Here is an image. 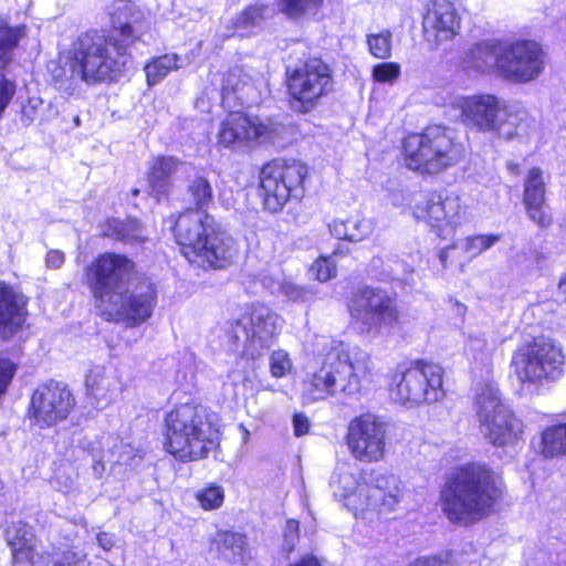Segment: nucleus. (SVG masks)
<instances>
[{
	"instance_id": "49530a36",
	"label": "nucleus",
	"mask_w": 566,
	"mask_h": 566,
	"mask_svg": "<svg viewBox=\"0 0 566 566\" xmlns=\"http://www.w3.org/2000/svg\"><path fill=\"white\" fill-rule=\"evenodd\" d=\"M500 239L499 234L469 237L463 241L462 249L469 254V258H474L493 247Z\"/></svg>"
},
{
	"instance_id": "f03ea898",
	"label": "nucleus",
	"mask_w": 566,
	"mask_h": 566,
	"mask_svg": "<svg viewBox=\"0 0 566 566\" xmlns=\"http://www.w3.org/2000/svg\"><path fill=\"white\" fill-rule=\"evenodd\" d=\"M323 345L327 352L322 366L303 382L304 403L355 396L371 380L374 364L368 353L336 339L323 338Z\"/></svg>"
},
{
	"instance_id": "5701e85b",
	"label": "nucleus",
	"mask_w": 566,
	"mask_h": 566,
	"mask_svg": "<svg viewBox=\"0 0 566 566\" xmlns=\"http://www.w3.org/2000/svg\"><path fill=\"white\" fill-rule=\"evenodd\" d=\"M27 298L10 285L0 282V340L17 334L27 319Z\"/></svg>"
},
{
	"instance_id": "4d7b16f0",
	"label": "nucleus",
	"mask_w": 566,
	"mask_h": 566,
	"mask_svg": "<svg viewBox=\"0 0 566 566\" xmlns=\"http://www.w3.org/2000/svg\"><path fill=\"white\" fill-rule=\"evenodd\" d=\"M452 555L450 553H446L443 557L441 556H432V557H420L415 562L410 563L408 566H451Z\"/></svg>"
},
{
	"instance_id": "bf43d9fd",
	"label": "nucleus",
	"mask_w": 566,
	"mask_h": 566,
	"mask_svg": "<svg viewBox=\"0 0 566 566\" xmlns=\"http://www.w3.org/2000/svg\"><path fill=\"white\" fill-rule=\"evenodd\" d=\"M347 224H348V219L346 221L334 220L329 224V231L336 239L349 241V229H348Z\"/></svg>"
},
{
	"instance_id": "20e7f679",
	"label": "nucleus",
	"mask_w": 566,
	"mask_h": 566,
	"mask_svg": "<svg viewBox=\"0 0 566 566\" xmlns=\"http://www.w3.org/2000/svg\"><path fill=\"white\" fill-rule=\"evenodd\" d=\"M175 235L185 258L199 268L223 269L235 258L234 240L207 211L188 209L181 213L175 224Z\"/></svg>"
},
{
	"instance_id": "9d476101",
	"label": "nucleus",
	"mask_w": 566,
	"mask_h": 566,
	"mask_svg": "<svg viewBox=\"0 0 566 566\" xmlns=\"http://www.w3.org/2000/svg\"><path fill=\"white\" fill-rule=\"evenodd\" d=\"M282 328V318L263 304L248 307L231 325L234 343L244 355L256 358L275 340Z\"/></svg>"
},
{
	"instance_id": "473e14b6",
	"label": "nucleus",
	"mask_w": 566,
	"mask_h": 566,
	"mask_svg": "<svg viewBox=\"0 0 566 566\" xmlns=\"http://www.w3.org/2000/svg\"><path fill=\"white\" fill-rule=\"evenodd\" d=\"M501 46L493 42L475 43L467 53L463 60L465 67L480 73L493 71L497 75V56Z\"/></svg>"
},
{
	"instance_id": "603ef678",
	"label": "nucleus",
	"mask_w": 566,
	"mask_h": 566,
	"mask_svg": "<svg viewBox=\"0 0 566 566\" xmlns=\"http://www.w3.org/2000/svg\"><path fill=\"white\" fill-rule=\"evenodd\" d=\"M378 489L387 491V495H397L398 493L406 492L405 484L395 474L380 475L376 479Z\"/></svg>"
},
{
	"instance_id": "ddd939ff",
	"label": "nucleus",
	"mask_w": 566,
	"mask_h": 566,
	"mask_svg": "<svg viewBox=\"0 0 566 566\" xmlns=\"http://www.w3.org/2000/svg\"><path fill=\"white\" fill-rule=\"evenodd\" d=\"M546 66L542 45L531 40H518L501 46L497 56V76L514 83L536 81Z\"/></svg>"
},
{
	"instance_id": "412c9836",
	"label": "nucleus",
	"mask_w": 566,
	"mask_h": 566,
	"mask_svg": "<svg viewBox=\"0 0 566 566\" xmlns=\"http://www.w3.org/2000/svg\"><path fill=\"white\" fill-rule=\"evenodd\" d=\"M461 18L450 0H431L422 17L424 40L432 46L453 39L460 31Z\"/></svg>"
},
{
	"instance_id": "a211bd4d",
	"label": "nucleus",
	"mask_w": 566,
	"mask_h": 566,
	"mask_svg": "<svg viewBox=\"0 0 566 566\" xmlns=\"http://www.w3.org/2000/svg\"><path fill=\"white\" fill-rule=\"evenodd\" d=\"M387 424L373 413L354 418L347 428L346 441L352 455L360 462H376L386 452Z\"/></svg>"
},
{
	"instance_id": "bb28decb",
	"label": "nucleus",
	"mask_w": 566,
	"mask_h": 566,
	"mask_svg": "<svg viewBox=\"0 0 566 566\" xmlns=\"http://www.w3.org/2000/svg\"><path fill=\"white\" fill-rule=\"evenodd\" d=\"M86 388L95 407L103 409L122 392V382L115 371L95 367L86 377Z\"/></svg>"
},
{
	"instance_id": "8fccbe9b",
	"label": "nucleus",
	"mask_w": 566,
	"mask_h": 566,
	"mask_svg": "<svg viewBox=\"0 0 566 566\" xmlns=\"http://www.w3.org/2000/svg\"><path fill=\"white\" fill-rule=\"evenodd\" d=\"M400 75V65L394 62L380 63L374 66L373 77L376 82H394Z\"/></svg>"
},
{
	"instance_id": "864d4df0",
	"label": "nucleus",
	"mask_w": 566,
	"mask_h": 566,
	"mask_svg": "<svg viewBox=\"0 0 566 566\" xmlns=\"http://www.w3.org/2000/svg\"><path fill=\"white\" fill-rule=\"evenodd\" d=\"M298 522L287 520L283 531V549L287 553L292 552L298 541Z\"/></svg>"
},
{
	"instance_id": "680f3d73",
	"label": "nucleus",
	"mask_w": 566,
	"mask_h": 566,
	"mask_svg": "<svg viewBox=\"0 0 566 566\" xmlns=\"http://www.w3.org/2000/svg\"><path fill=\"white\" fill-rule=\"evenodd\" d=\"M198 505L205 511H212L221 506L223 497H196Z\"/></svg>"
},
{
	"instance_id": "423d86ee",
	"label": "nucleus",
	"mask_w": 566,
	"mask_h": 566,
	"mask_svg": "<svg viewBox=\"0 0 566 566\" xmlns=\"http://www.w3.org/2000/svg\"><path fill=\"white\" fill-rule=\"evenodd\" d=\"M511 368L522 390L538 392L541 388L564 375L565 355L555 342L534 339L516 348L512 355Z\"/></svg>"
},
{
	"instance_id": "1a4fd4ad",
	"label": "nucleus",
	"mask_w": 566,
	"mask_h": 566,
	"mask_svg": "<svg viewBox=\"0 0 566 566\" xmlns=\"http://www.w3.org/2000/svg\"><path fill=\"white\" fill-rule=\"evenodd\" d=\"M348 308L354 328L367 338L377 337L399 318L395 300L386 291L369 286L353 295Z\"/></svg>"
},
{
	"instance_id": "052dcab7",
	"label": "nucleus",
	"mask_w": 566,
	"mask_h": 566,
	"mask_svg": "<svg viewBox=\"0 0 566 566\" xmlns=\"http://www.w3.org/2000/svg\"><path fill=\"white\" fill-rule=\"evenodd\" d=\"M65 261L64 253L60 250H50L46 253L45 262L48 268L59 269L63 265Z\"/></svg>"
},
{
	"instance_id": "09e8293b",
	"label": "nucleus",
	"mask_w": 566,
	"mask_h": 566,
	"mask_svg": "<svg viewBox=\"0 0 566 566\" xmlns=\"http://www.w3.org/2000/svg\"><path fill=\"white\" fill-rule=\"evenodd\" d=\"M311 273L319 282H326L336 275V264L332 256H321L311 266Z\"/></svg>"
},
{
	"instance_id": "79ce46f5",
	"label": "nucleus",
	"mask_w": 566,
	"mask_h": 566,
	"mask_svg": "<svg viewBox=\"0 0 566 566\" xmlns=\"http://www.w3.org/2000/svg\"><path fill=\"white\" fill-rule=\"evenodd\" d=\"M323 0H280V8L290 18L315 13Z\"/></svg>"
},
{
	"instance_id": "a18cd8bd",
	"label": "nucleus",
	"mask_w": 566,
	"mask_h": 566,
	"mask_svg": "<svg viewBox=\"0 0 566 566\" xmlns=\"http://www.w3.org/2000/svg\"><path fill=\"white\" fill-rule=\"evenodd\" d=\"M270 374L274 378H283L292 373L293 361L284 349L273 350L269 357Z\"/></svg>"
},
{
	"instance_id": "c03bdc74",
	"label": "nucleus",
	"mask_w": 566,
	"mask_h": 566,
	"mask_svg": "<svg viewBox=\"0 0 566 566\" xmlns=\"http://www.w3.org/2000/svg\"><path fill=\"white\" fill-rule=\"evenodd\" d=\"M109 455L112 459H108V461L114 459L118 465L135 468L143 460L144 453L142 450L135 449L129 444L120 443L109 451Z\"/></svg>"
},
{
	"instance_id": "13d9d810",
	"label": "nucleus",
	"mask_w": 566,
	"mask_h": 566,
	"mask_svg": "<svg viewBox=\"0 0 566 566\" xmlns=\"http://www.w3.org/2000/svg\"><path fill=\"white\" fill-rule=\"evenodd\" d=\"M311 428L310 419L303 412L293 416V431L295 437L307 434Z\"/></svg>"
},
{
	"instance_id": "39448f33",
	"label": "nucleus",
	"mask_w": 566,
	"mask_h": 566,
	"mask_svg": "<svg viewBox=\"0 0 566 566\" xmlns=\"http://www.w3.org/2000/svg\"><path fill=\"white\" fill-rule=\"evenodd\" d=\"M166 448L181 461L207 457L219 441V428L207 409L184 403L170 410L165 418Z\"/></svg>"
},
{
	"instance_id": "a878e982",
	"label": "nucleus",
	"mask_w": 566,
	"mask_h": 566,
	"mask_svg": "<svg viewBox=\"0 0 566 566\" xmlns=\"http://www.w3.org/2000/svg\"><path fill=\"white\" fill-rule=\"evenodd\" d=\"M25 35V27L0 25V71L4 69L11 60V52L20 39ZM15 83L10 81L0 72V117L10 104L15 94Z\"/></svg>"
},
{
	"instance_id": "0eeeda50",
	"label": "nucleus",
	"mask_w": 566,
	"mask_h": 566,
	"mask_svg": "<svg viewBox=\"0 0 566 566\" xmlns=\"http://www.w3.org/2000/svg\"><path fill=\"white\" fill-rule=\"evenodd\" d=\"M73 57L78 60L77 70L85 83L116 80L129 61V51L106 33L88 31L72 44Z\"/></svg>"
},
{
	"instance_id": "9b49d317",
	"label": "nucleus",
	"mask_w": 566,
	"mask_h": 566,
	"mask_svg": "<svg viewBox=\"0 0 566 566\" xmlns=\"http://www.w3.org/2000/svg\"><path fill=\"white\" fill-rule=\"evenodd\" d=\"M305 165L297 160L275 159L265 164L260 172V188L264 208L276 213L292 197L302 196L306 177Z\"/></svg>"
},
{
	"instance_id": "6e6552de",
	"label": "nucleus",
	"mask_w": 566,
	"mask_h": 566,
	"mask_svg": "<svg viewBox=\"0 0 566 566\" xmlns=\"http://www.w3.org/2000/svg\"><path fill=\"white\" fill-rule=\"evenodd\" d=\"M405 161L409 169L437 175L457 165L463 157V146L448 128L432 126L403 140Z\"/></svg>"
},
{
	"instance_id": "c756f323",
	"label": "nucleus",
	"mask_w": 566,
	"mask_h": 566,
	"mask_svg": "<svg viewBox=\"0 0 566 566\" xmlns=\"http://www.w3.org/2000/svg\"><path fill=\"white\" fill-rule=\"evenodd\" d=\"M78 60L73 57L72 48L62 54L57 62L52 61L48 69L56 88L66 94H73L84 81L78 72Z\"/></svg>"
},
{
	"instance_id": "6e6d98bb",
	"label": "nucleus",
	"mask_w": 566,
	"mask_h": 566,
	"mask_svg": "<svg viewBox=\"0 0 566 566\" xmlns=\"http://www.w3.org/2000/svg\"><path fill=\"white\" fill-rule=\"evenodd\" d=\"M41 105L42 101L38 97H31L28 99L21 112V119L24 125L29 126L34 122L38 108Z\"/></svg>"
},
{
	"instance_id": "58836bf2",
	"label": "nucleus",
	"mask_w": 566,
	"mask_h": 566,
	"mask_svg": "<svg viewBox=\"0 0 566 566\" xmlns=\"http://www.w3.org/2000/svg\"><path fill=\"white\" fill-rule=\"evenodd\" d=\"M464 354L475 361H484L488 359L491 350L484 334L476 328L469 327L464 332Z\"/></svg>"
},
{
	"instance_id": "338daca9",
	"label": "nucleus",
	"mask_w": 566,
	"mask_h": 566,
	"mask_svg": "<svg viewBox=\"0 0 566 566\" xmlns=\"http://www.w3.org/2000/svg\"><path fill=\"white\" fill-rule=\"evenodd\" d=\"M455 248H457L455 245H450V247H447L446 249L441 250V252L439 254V260L443 268H446L448 265V260H449L450 253Z\"/></svg>"
},
{
	"instance_id": "f8f14e48",
	"label": "nucleus",
	"mask_w": 566,
	"mask_h": 566,
	"mask_svg": "<svg viewBox=\"0 0 566 566\" xmlns=\"http://www.w3.org/2000/svg\"><path fill=\"white\" fill-rule=\"evenodd\" d=\"M332 90V70L321 59H308L302 65L287 71V91L292 105L301 113L312 111Z\"/></svg>"
},
{
	"instance_id": "a19ab883",
	"label": "nucleus",
	"mask_w": 566,
	"mask_h": 566,
	"mask_svg": "<svg viewBox=\"0 0 566 566\" xmlns=\"http://www.w3.org/2000/svg\"><path fill=\"white\" fill-rule=\"evenodd\" d=\"M392 34L389 30L367 35V45L370 54L380 60H387L391 55Z\"/></svg>"
},
{
	"instance_id": "2f4dec72",
	"label": "nucleus",
	"mask_w": 566,
	"mask_h": 566,
	"mask_svg": "<svg viewBox=\"0 0 566 566\" xmlns=\"http://www.w3.org/2000/svg\"><path fill=\"white\" fill-rule=\"evenodd\" d=\"M182 168H186V165L175 157L155 158L148 174L151 193L158 199L166 196L171 188V176Z\"/></svg>"
},
{
	"instance_id": "f704fd0d",
	"label": "nucleus",
	"mask_w": 566,
	"mask_h": 566,
	"mask_svg": "<svg viewBox=\"0 0 566 566\" xmlns=\"http://www.w3.org/2000/svg\"><path fill=\"white\" fill-rule=\"evenodd\" d=\"M269 10L265 6H249L232 20V33L247 36L260 28Z\"/></svg>"
},
{
	"instance_id": "de8ad7c7",
	"label": "nucleus",
	"mask_w": 566,
	"mask_h": 566,
	"mask_svg": "<svg viewBox=\"0 0 566 566\" xmlns=\"http://www.w3.org/2000/svg\"><path fill=\"white\" fill-rule=\"evenodd\" d=\"M241 70L235 67L231 70L223 78L222 84V101L227 103L231 95H234L237 99L243 102L242 95L239 93L245 86V82L241 78Z\"/></svg>"
},
{
	"instance_id": "3c124183",
	"label": "nucleus",
	"mask_w": 566,
	"mask_h": 566,
	"mask_svg": "<svg viewBox=\"0 0 566 566\" xmlns=\"http://www.w3.org/2000/svg\"><path fill=\"white\" fill-rule=\"evenodd\" d=\"M279 291L294 302H307L313 296L312 291L289 281L282 282L279 285Z\"/></svg>"
},
{
	"instance_id": "5fc2aeb1",
	"label": "nucleus",
	"mask_w": 566,
	"mask_h": 566,
	"mask_svg": "<svg viewBox=\"0 0 566 566\" xmlns=\"http://www.w3.org/2000/svg\"><path fill=\"white\" fill-rule=\"evenodd\" d=\"M15 373V365L6 358H0V396L7 390Z\"/></svg>"
},
{
	"instance_id": "c9c22d12",
	"label": "nucleus",
	"mask_w": 566,
	"mask_h": 566,
	"mask_svg": "<svg viewBox=\"0 0 566 566\" xmlns=\"http://www.w3.org/2000/svg\"><path fill=\"white\" fill-rule=\"evenodd\" d=\"M542 453L553 458L566 453V423L548 427L542 433Z\"/></svg>"
},
{
	"instance_id": "6ab92c4d",
	"label": "nucleus",
	"mask_w": 566,
	"mask_h": 566,
	"mask_svg": "<svg viewBox=\"0 0 566 566\" xmlns=\"http://www.w3.org/2000/svg\"><path fill=\"white\" fill-rule=\"evenodd\" d=\"M505 491L502 476L482 464H467L446 478L440 495H501Z\"/></svg>"
},
{
	"instance_id": "f257e3e1",
	"label": "nucleus",
	"mask_w": 566,
	"mask_h": 566,
	"mask_svg": "<svg viewBox=\"0 0 566 566\" xmlns=\"http://www.w3.org/2000/svg\"><path fill=\"white\" fill-rule=\"evenodd\" d=\"M134 275V262L117 253H103L87 268L95 306L106 321L136 326L151 316L156 289L147 280L135 284Z\"/></svg>"
},
{
	"instance_id": "7ed1b4c3",
	"label": "nucleus",
	"mask_w": 566,
	"mask_h": 566,
	"mask_svg": "<svg viewBox=\"0 0 566 566\" xmlns=\"http://www.w3.org/2000/svg\"><path fill=\"white\" fill-rule=\"evenodd\" d=\"M449 105L460 112L461 123L471 132L493 134L505 140L530 135L533 122L528 113L522 107L510 106L495 94L455 95Z\"/></svg>"
},
{
	"instance_id": "c85d7f7f",
	"label": "nucleus",
	"mask_w": 566,
	"mask_h": 566,
	"mask_svg": "<svg viewBox=\"0 0 566 566\" xmlns=\"http://www.w3.org/2000/svg\"><path fill=\"white\" fill-rule=\"evenodd\" d=\"M510 407L503 401L497 385L484 381L478 385L474 395V410L479 423H490V418L499 415L505 417Z\"/></svg>"
},
{
	"instance_id": "7c9ffc66",
	"label": "nucleus",
	"mask_w": 566,
	"mask_h": 566,
	"mask_svg": "<svg viewBox=\"0 0 566 566\" xmlns=\"http://www.w3.org/2000/svg\"><path fill=\"white\" fill-rule=\"evenodd\" d=\"M78 60L73 57L72 48L62 54L57 62L52 61L48 69L56 88L66 94H73L84 81L78 72Z\"/></svg>"
},
{
	"instance_id": "cd10ccee",
	"label": "nucleus",
	"mask_w": 566,
	"mask_h": 566,
	"mask_svg": "<svg viewBox=\"0 0 566 566\" xmlns=\"http://www.w3.org/2000/svg\"><path fill=\"white\" fill-rule=\"evenodd\" d=\"M480 430L492 444L502 447L518 439L523 433V422L507 409L505 417L495 415L490 418V423H480Z\"/></svg>"
},
{
	"instance_id": "393cba45",
	"label": "nucleus",
	"mask_w": 566,
	"mask_h": 566,
	"mask_svg": "<svg viewBox=\"0 0 566 566\" xmlns=\"http://www.w3.org/2000/svg\"><path fill=\"white\" fill-rule=\"evenodd\" d=\"M495 497H442L441 507L452 523L469 524L492 512Z\"/></svg>"
},
{
	"instance_id": "f3484780",
	"label": "nucleus",
	"mask_w": 566,
	"mask_h": 566,
	"mask_svg": "<svg viewBox=\"0 0 566 566\" xmlns=\"http://www.w3.org/2000/svg\"><path fill=\"white\" fill-rule=\"evenodd\" d=\"M415 216L442 239L451 238L457 228L469 220L467 207L455 192L430 193L415 207Z\"/></svg>"
},
{
	"instance_id": "ea45409f",
	"label": "nucleus",
	"mask_w": 566,
	"mask_h": 566,
	"mask_svg": "<svg viewBox=\"0 0 566 566\" xmlns=\"http://www.w3.org/2000/svg\"><path fill=\"white\" fill-rule=\"evenodd\" d=\"M188 202L195 206L193 210L206 211L212 202L213 193L209 181L203 177H196L188 185Z\"/></svg>"
},
{
	"instance_id": "774afa93",
	"label": "nucleus",
	"mask_w": 566,
	"mask_h": 566,
	"mask_svg": "<svg viewBox=\"0 0 566 566\" xmlns=\"http://www.w3.org/2000/svg\"><path fill=\"white\" fill-rule=\"evenodd\" d=\"M557 296L562 302H566V275L558 283Z\"/></svg>"
},
{
	"instance_id": "0e129e2a",
	"label": "nucleus",
	"mask_w": 566,
	"mask_h": 566,
	"mask_svg": "<svg viewBox=\"0 0 566 566\" xmlns=\"http://www.w3.org/2000/svg\"><path fill=\"white\" fill-rule=\"evenodd\" d=\"M96 539L98 545L106 552L111 551L114 546V536L109 533L101 532L97 534Z\"/></svg>"
},
{
	"instance_id": "37998d69",
	"label": "nucleus",
	"mask_w": 566,
	"mask_h": 566,
	"mask_svg": "<svg viewBox=\"0 0 566 566\" xmlns=\"http://www.w3.org/2000/svg\"><path fill=\"white\" fill-rule=\"evenodd\" d=\"M349 241L360 242L369 238L376 228V221L365 216H355L348 219Z\"/></svg>"
},
{
	"instance_id": "4468645a",
	"label": "nucleus",
	"mask_w": 566,
	"mask_h": 566,
	"mask_svg": "<svg viewBox=\"0 0 566 566\" xmlns=\"http://www.w3.org/2000/svg\"><path fill=\"white\" fill-rule=\"evenodd\" d=\"M441 366L417 361L392 376L391 391L401 403L436 402L444 396Z\"/></svg>"
},
{
	"instance_id": "aec40b11",
	"label": "nucleus",
	"mask_w": 566,
	"mask_h": 566,
	"mask_svg": "<svg viewBox=\"0 0 566 566\" xmlns=\"http://www.w3.org/2000/svg\"><path fill=\"white\" fill-rule=\"evenodd\" d=\"M7 542L12 549V558L15 565L28 562L30 566H71L80 562L84 555L73 551L57 552L46 556L34 553L35 536L32 528L22 522L8 527Z\"/></svg>"
},
{
	"instance_id": "e433bc0d",
	"label": "nucleus",
	"mask_w": 566,
	"mask_h": 566,
	"mask_svg": "<svg viewBox=\"0 0 566 566\" xmlns=\"http://www.w3.org/2000/svg\"><path fill=\"white\" fill-rule=\"evenodd\" d=\"M177 54H165L154 59L145 66L146 77L149 85H156L163 81L169 72L179 67Z\"/></svg>"
},
{
	"instance_id": "4be33fe9",
	"label": "nucleus",
	"mask_w": 566,
	"mask_h": 566,
	"mask_svg": "<svg viewBox=\"0 0 566 566\" xmlns=\"http://www.w3.org/2000/svg\"><path fill=\"white\" fill-rule=\"evenodd\" d=\"M108 14L112 30L106 35L114 36L129 51L148 27L144 11L132 1L116 0L109 6Z\"/></svg>"
},
{
	"instance_id": "b1692460",
	"label": "nucleus",
	"mask_w": 566,
	"mask_h": 566,
	"mask_svg": "<svg viewBox=\"0 0 566 566\" xmlns=\"http://www.w3.org/2000/svg\"><path fill=\"white\" fill-rule=\"evenodd\" d=\"M546 179L542 169L533 167L524 181L523 202L527 217L539 228H548L552 217L546 210Z\"/></svg>"
},
{
	"instance_id": "e2e57ef3",
	"label": "nucleus",
	"mask_w": 566,
	"mask_h": 566,
	"mask_svg": "<svg viewBox=\"0 0 566 566\" xmlns=\"http://www.w3.org/2000/svg\"><path fill=\"white\" fill-rule=\"evenodd\" d=\"M346 465H343L340 467L338 470H339V474H338V481L339 483H343L344 482V490L345 491H353L355 484H356V481L354 479V476L352 474H349L348 472H346Z\"/></svg>"
},
{
	"instance_id": "2eb2a0df",
	"label": "nucleus",
	"mask_w": 566,
	"mask_h": 566,
	"mask_svg": "<svg viewBox=\"0 0 566 566\" xmlns=\"http://www.w3.org/2000/svg\"><path fill=\"white\" fill-rule=\"evenodd\" d=\"M284 126L270 118L250 117L242 113L230 114L219 126L218 145L241 149L255 145L272 144L281 136Z\"/></svg>"
},
{
	"instance_id": "dca6fc26",
	"label": "nucleus",
	"mask_w": 566,
	"mask_h": 566,
	"mask_svg": "<svg viewBox=\"0 0 566 566\" xmlns=\"http://www.w3.org/2000/svg\"><path fill=\"white\" fill-rule=\"evenodd\" d=\"M74 406L71 390L64 384L50 381L33 391L27 415L31 426L51 428L67 419Z\"/></svg>"
},
{
	"instance_id": "4c0bfd02",
	"label": "nucleus",
	"mask_w": 566,
	"mask_h": 566,
	"mask_svg": "<svg viewBox=\"0 0 566 566\" xmlns=\"http://www.w3.org/2000/svg\"><path fill=\"white\" fill-rule=\"evenodd\" d=\"M106 235L115 237L123 241H144L145 237L140 228V223L135 219L120 221L112 219L107 222Z\"/></svg>"
},
{
	"instance_id": "69168bd1",
	"label": "nucleus",
	"mask_w": 566,
	"mask_h": 566,
	"mask_svg": "<svg viewBox=\"0 0 566 566\" xmlns=\"http://www.w3.org/2000/svg\"><path fill=\"white\" fill-rule=\"evenodd\" d=\"M289 566H322L319 560L314 556H304L300 560Z\"/></svg>"
},
{
	"instance_id": "72a5a7b5",
	"label": "nucleus",
	"mask_w": 566,
	"mask_h": 566,
	"mask_svg": "<svg viewBox=\"0 0 566 566\" xmlns=\"http://www.w3.org/2000/svg\"><path fill=\"white\" fill-rule=\"evenodd\" d=\"M211 549H217V554L228 562H243L247 549L245 536L240 533L220 531L212 538Z\"/></svg>"
}]
</instances>
